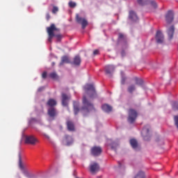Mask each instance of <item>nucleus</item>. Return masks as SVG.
<instances>
[{"label": "nucleus", "mask_w": 178, "mask_h": 178, "mask_svg": "<svg viewBox=\"0 0 178 178\" xmlns=\"http://www.w3.org/2000/svg\"><path fill=\"white\" fill-rule=\"evenodd\" d=\"M85 95H83L82 99V111L84 112H91L92 111H95V108H94V104L91 103V101L88 99H92L95 97H97V92L95 91V88L93 84L88 83L84 86ZM88 97V98H87Z\"/></svg>", "instance_id": "nucleus-1"}, {"label": "nucleus", "mask_w": 178, "mask_h": 178, "mask_svg": "<svg viewBox=\"0 0 178 178\" xmlns=\"http://www.w3.org/2000/svg\"><path fill=\"white\" fill-rule=\"evenodd\" d=\"M47 34L49 35L48 37V42H52V38L54 37H56L58 41L60 40H62V35L60 34H55L54 31H59V29L56 28L55 26V24H51L50 26L47 28Z\"/></svg>", "instance_id": "nucleus-2"}, {"label": "nucleus", "mask_w": 178, "mask_h": 178, "mask_svg": "<svg viewBox=\"0 0 178 178\" xmlns=\"http://www.w3.org/2000/svg\"><path fill=\"white\" fill-rule=\"evenodd\" d=\"M137 111L136 110L131 108L129 110V117H128V122L129 123H133L136 122V119H137Z\"/></svg>", "instance_id": "nucleus-3"}, {"label": "nucleus", "mask_w": 178, "mask_h": 178, "mask_svg": "<svg viewBox=\"0 0 178 178\" xmlns=\"http://www.w3.org/2000/svg\"><path fill=\"white\" fill-rule=\"evenodd\" d=\"M76 21L79 24H81L82 29H86L88 25V22L85 18L79 16V14L76 15Z\"/></svg>", "instance_id": "nucleus-4"}, {"label": "nucleus", "mask_w": 178, "mask_h": 178, "mask_svg": "<svg viewBox=\"0 0 178 178\" xmlns=\"http://www.w3.org/2000/svg\"><path fill=\"white\" fill-rule=\"evenodd\" d=\"M38 143V139L33 136H27L25 138V143L30 144L31 145H35Z\"/></svg>", "instance_id": "nucleus-5"}, {"label": "nucleus", "mask_w": 178, "mask_h": 178, "mask_svg": "<svg viewBox=\"0 0 178 178\" xmlns=\"http://www.w3.org/2000/svg\"><path fill=\"white\" fill-rule=\"evenodd\" d=\"M155 40L157 44H163L165 41V37L161 31H156Z\"/></svg>", "instance_id": "nucleus-6"}, {"label": "nucleus", "mask_w": 178, "mask_h": 178, "mask_svg": "<svg viewBox=\"0 0 178 178\" xmlns=\"http://www.w3.org/2000/svg\"><path fill=\"white\" fill-rule=\"evenodd\" d=\"M90 152L93 156H99V155L102 154V148H101V147L95 146L91 148Z\"/></svg>", "instance_id": "nucleus-7"}, {"label": "nucleus", "mask_w": 178, "mask_h": 178, "mask_svg": "<svg viewBox=\"0 0 178 178\" xmlns=\"http://www.w3.org/2000/svg\"><path fill=\"white\" fill-rule=\"evenodd\" d=\"M175 19V14L172 10H169L165 15V20L168 24H170Z\"/></svg>", "instance_id": "nucleus-8"}, {"label": "nucleus", "mask_w": 178, "mask_h": 178, "mask_svg": "<svg viewBox=\"0 0 178 178\" xmlns=\"http://www.w3.org/2000/svg\"><path fill=\"white\" fill-rule=\"evenodd\" d=\"M69 99H70V95H66V93H62V105L63 106H67L69 104Z\"/></svg>", "instance_id": "nucleus-9"}, {"label": "nucleus", "mask_w": 178, "mask_h": 178, "mask_svg": "<svg viewBox=\"0 0 178 178\" xmlns=\"http://www.w3.org/2000/svg\"><path fill=\"white\" fill-rule=\"evenodd\" d=\"M90 170L91 173H97V172H99V165L97 163L90 164Z\"/></svg>", "instance_id": "nucleus-10"}, {"label": "nucleus", "mask_w": 178, "mask_h": 178, "mask_svg": "<svg viewBox=\"0 0 178 178\" xmlns=\"http://www.w3.org/2000/svg\"><path fill=\"white\" fill-rule=\"evenodd\" d=\"M19 168L21 170L23 171L24 175L27 176V172L24 170V168H26V165H24L22 161V155H20V154H19Z\"/></svg>", "instance_id": "nucleus-11"}, {"label": "nucleus", "mask_w": 178, "mask_h": 178, "mask_svg": "<svg viewBox=\"0 0 178 178\" xmlns=\"http://www.w3.org/2000/svg\"><path fill=\"white\" fill-rule=\"evenodd\" d=\"M47 113H48L49 116L50 118H53V119H54V118H55V116H56V115H58V113L56 112V108H54V107H50L48 109Z\"/></svg>", "instance_id": "nucleus-12"}, {"label": "nucleus", "mask_w": 178, "mask_h": 178, "mask_svg": "<svg viewBox=\"0 0 178 178\" xmlns=\"http://www.w3.org/2000/svg\"><path fill=\"white\" fill-rule=\"evenodd\" d=\"M105 72L108 76H112V72H115V67L113 65H106L105 67Z\"/></svg>", "instance_id": "nucleus-13"}, {"label": "nucleus", "mask_w": 178, "mask_h": 178, "mask_svg": "<svg viewBox=\"0 0 178 178\" xmlns=\"http://www.w3.org/2000/svg\"><path fill=\"white\" fill-rule=\"evenodd\" d=\"M142 135L143 136L144 140H148V138H147V137H149V129H148V127H145L143 128L142 131Z\"/></svg>", "instance_id": "nucleus-14"}, {"label": "nucleus", "mask_w": 178, "mask_h": 178, "mask_svg": "<svg viewBox=\"0 0 178 178\" xmlns=\"http://www.w3.org/2000/svg\"><path fill=\"white\" fill-rule=\"evenodd\" d=\"M129 19L132 22H138V17L137 16V14L133 10L129 11Z\"/></svg>", "instance_id": "nucleus-15"}, {"label": "nucleus", "mask_w": 178, "mask_h": 178, "mask_svg": "<svg viewBox=\"0 0 178 178\" xmlns=\"http://www.w3.org/2000/svg\"><path fill=\"white\" fill-rule=\"evenodd\" d=\"M169 40L173 38V35L175 34V26H172L170 27L167 31Z\"/></svg>", "instance_id": "nucleus-16"}, {"label": "nucleus", "mask_w": 178, "mask_h": 178, "mask_svg": "<svg viewBox=\"0 0 178 178\" xmlns=\"http://www.w3.org/2000/svg\"><path fill=\"white\" fill-rule=\"evenodd\" d=\"M73 106L74 115H78L79 112H80V103L79 102H74Z\"/></svg>", "instance_id": "nucleus-17"}, {"label": "nucleus", "mask_w": 178, "mask_h": 178, "mask_svg": "<svg viewBox=\"0 0 178 178\" xmlns=\"http://www.w3.org/2000/svg\"><path fill=\"white\" fill-rule=\"evenodd\" d=\"M81 63V58H80L79 56H76L74 58V60L72 64L74 65L75 66H80Z\"/></svg>", "instance_id": "nucleus-18"}, {"label": "nucleus", "mask_w": 178, "mask_h": 178, "mask_svg": "<svg viewBox=\"0 0 178 178\" xmlns=\"http://www.w3.org/2000/svg\"><path fill=\"white\" fill-rule=\"evenodd\" d=\"M65 63H70V60H69V57H67V56H63V57H61V61L59 65L60 66H63Z\"/></svg>", "instance_id": "nucleus-19"}, {"label": "nucleus", "mask_w": 178, "mask_h": 178, "mask_svg": "<svg viewBox=\"0 0 178 178\" xmlns=\"http://www.w3.org/2000/svg\"><path fill=\"white\" fill-rule=\"evenodd\" d=\"M102 109L107 113H109V112H112V106H109L108 104L102 105Z\"/></svg>", "instance_id": "nucleus-20"}, {"label": "nucleus", "mask_w": 178, "mask_h": 178, "mask_svg": "<svg viewBox=\"0 0 178 178\" xmlns=\"http://www.w3.org/2000/svg\"><path fill=\"white\" fill-rule=\"evenodd\" d=\"M67 127L69 131H74V124H73V122L70 120L67 121Z\"/></svg>", "instance_id": "nucleus-21"}, {"label": "nucleus", "mask_w": 178, "mask_h": 178, "mask_svg": "<svg viewBox=\"0 0 178 178\" xmlns=\"http://www.w3.org/2000/svg\"><path fill=\"white\" fill-rule=\"evenodd\" d=\"M65 140L67 143V145H72L73 144V138L69 135L65 136Z\"/></svg>", "instance_id": "nucleus-22"}, {"label": "nucleus", "mask_w": 178, "mask_h": 178, "mask_svg": "<svg viewBox=\"0 0 178 178\" xmlns=\"http://www.w3.org/2000/svg\"><path fill=\"white\" fill-rule=\"evenodd\" d=\"M56 100L54 99H49L47 103V105H48V106H50V108H54V106H56Z\"/></svg>", "instance_id": "nucleus-23"}, {"label": "nucleus", "mask_w": 178, "mask_h": 178, "mask_svg": "<svg viewBox=\"0 0 178 178\" xmlns=\"http://www.w3.org/2000/svg\"><path fill=\"white\" fill-rule=\"evenodd\" d=\"M130 145L134 148V149H136L137 147H138V143L137 142V140L136 139H131L130 140Z\"/></svg>", "instance_id": "nucleus-24"}, {"label": "nucleus", "mask_w": 178, "mask_h": 178, "mask_svg": "<svg viewBox=\"0 0 178 178\" xmlns=\"http://www.w3.org/2000/svg\"><path fill=\"white\" fill-rule=\"evenodd\" d=\"M127 91L129 94H133V92L136 91V85L132 84L128 86Z\"/></svg>", "instance_id": "nucleus-25"}, {"label": "nucleus", "mask_w": 178, "mask_h": 178, "mask_svg": "<svg viewBox=\"0 0 178 178\" xmlns=\"http://www.w3.org/2000/svg\"><path fill=\"white\" fill-rule=\"evenodd\" d=\"M138 3L144 6V5H148L149 3V0H138Z\"/></svg>", "instance_id": "nucleus-26"}, {"label": "nucleus", "mask_w": 178, "mask_h": 178, "mask_svg": "<svg viewBox=\"0 0 178 178\" xmlns=\"http://www.w3.org/2000/svg\"><path fill=\"white\" fill-rule=\"evenodd\" d=\"M134 178H145V175L144 172H139Z\"/></svg>", "instance_id": "nucleus-27"}, {"label": "nucleus", "mask_w": 178, "mask_h": 178, "mask_svg": "<svg viewBox=\"0 0 178 178\" xmlns=\"http://www.w3.org/2000/svg\"><path fill=\"white\" fill-rule=\"evenodd\" d=\"M49 77L53 79V80H56V79H58V74H56V72H51L49 74Z\"/></svg>", "instance_id": "nucleus-28"}, {"label": "nucleus", "mask_w": 178, "mask_h": 178, "mask_svg": "<svg viewBox=\"0 0 178 178\" xmlns=\"http://www.w3.org/2000/svg\"><path fill=\"white\" fill-rule=\"evenodd\" d=\"M143 83L144 81H143V79L136 78V84H137L138 86H143Z\"/></svg>", "instance_id": "nucleus-29"}, {"label": "nucleus", "mask_w": 178, "mask_h": 178, "mask_svg": "<svg viewBox=\"0 0 178 178\" xmlns=\"http://www.w3.org/2000/svg\"><path fill=\"white\" fill-rule=\"evenodd\" d=\"M51 12L54 15H55V14L58 13V12H59V8H58V6H54Z\"/></svg>", "instance_id": "nucleus-30"}, {"label": "nucleus", "mask_w": 178, "mask_h": 178, "mask_svg": "<svg viewBox=\"0 0 178 178\" xmlns=\"http://www.w3.org/2000/svg\"><path fill=\"white\" fill-rule=\"evenodd\" d=\"M122 79H121V84L124 85L126 83V76L123 75V72H121Z\"/></svg>", "instance_id": "nucleus-31"}, {"label": "nucleus", "mask_w": 178, "mask_h": 178, "mask_svg": "<svg viewBox=\"0 0 178 178\" xmlns=\"http://www.w3.org/2000/svg\"><path fill=\"white\" fill-rule=\"evenodd\" d=\"M149 3L154 8V9H156V8H158V6L156 5V2L154 1H151Z\"/></svg>", "instance_id": "nucleus-32"}, {"label": "nucleus", "mask_w": 178, "mask_h": 178, "mask_svg": "<svg viewBox=\"0 0 178 178\" xmlns=\"http://www.w3.org/2000/svg\"><path fill=\"white\" fill-rule=\"evenodd\" d=\"M172 109L174 111H178V103L177 102H175L172 104Z\"/></svg>", "instance_id": "nucleus-33"}, {"label": "nucleus", "mask_w": 178, "mask_h": 178, "mask_svg": "<svg viewBox=\"0 0 178 178\" xmlns=\"http://www.w3.org/2000/svg\"><path fill=\"white\" fill-rule=\"evenodd\" d=\"M70 8H76V3L73 1H70L68 3Z\"/></svg>", "instance_id": "nucleus-34"}, {"label": "nucleus", "mask_w": 178, "mask_h": 178, "mask_svg": "<svg viewBox=\"0 0 178 178\" xmlns=\"http://www.w3.org/2000/svg\"><path fill=\"white\" fill-rule=\"evenodd\" d=\"M118 38L119 40H126V36L123 33H119Z\"/></svg>", "instance_id": "nucleus-35"}, {"label": "nucleus", "mask_w": 178, "mask_h": 178, "mask_svg": "<svg viewBox=\"0 0 178 178\" xmlns=\"http://www.w3.org/2000/svg\"><path fill=\"white\" fill-rule=\"evenodd\" d=\"M45 90L44 86H41L38 89V92H41V91H44Z\"/></svg>", "instance_id": "nucleus-36"}, {"label": "nucleus", "mask_w": 178, "mask_h": 178, "mask_svg": "<svg viewBox=\"0 0 178 178\" xmlns=\"http://www.w3.org/2000/svg\"><path fill=\"white\" fill-rule=\"evenodd\" d=\"M99 54V50L98 49H95V51H93V55H98Z\"/></svg>", "instance_id": "nucleus-37"}, {"label": "nucleus", "mask_w": 178, "mask_h": 178, "mask_svg": "<svg viewBox=\"0 0 178 178\" xmlns=\"http://www.w3.org/2000/svg\"><path fill=\"white\" fill-rule=\"evenodd\" d=\"M42 79H47V72H44L42 74Z\"/></svg>", "instance_id": "nucleus-38"}, {"label": "nucleus", "mask_w": 178, "mask_h": 178, "mask_svg": "<svg viewBox=\"0 0 178 178\" xmlns=\"http://www.w3.org/2000/svg\"><path fill=\"white\" fill-rule=\"evenodd\" d=\"M46 19H47V20H49V19H51V15H49V13H47L46 15Z\"/></svg>", "instance_id": "nucleus-39"}, {"label": "nucleus", "mask_w": 178, "mask_h": 178, "mask_svg": "<svg viewBox=\"0 0 178 178\" xmlns=\"http://www.w3.org/2000/svg\"><path fill=\"white\" fill-rule=\"evenodd\" d=\"M43 136L44 137H45V138H47V140H49V136H48L47 134H44Z\"/></svg>", "instance_id": "nucleus-40"}, {"label": "nucleus", "mask_w": 178, "mask_h": 178, "mask_svg": "<svg viewBox=\"0 0 178 178\" xmlns=\"http://www.w3.org/2000/svg\"><path fill=\"white\" fill-rule=\"evenodd\" d=\"M121 55L122 56H124L126 55V52H124V51H122Z\"/></svg>", "instance_id": "nucleus-41"}, {"label": "nucleus", "mask_w": 178, "mask_h": 178, "mask_svg": "<svg viewBox=\"0 0 178 178\" xmlns=\"http://www.w3.org/2000/svg\"><path fill=\"white\" fill-rule=\"evenodd\" d=\"M51 65H52V66H55V63L53 62V63H51Z\"/></svg>", "instance_id": "nucleus-42"}, {"label": "nucleus", "mask_w": 178, "mask_h": 178, "mask_svg": "<svg viewBox=\"0 0 178 178\" xmlns=\"http://www.w3.org/2000/svg\"><path fill=\"white\" fill-rule=\"evenodd\" d=\"M112 149H115L113 146L111 147Z\"/></svg>", "instance_id": "nucleus-43"}]
</instances>
